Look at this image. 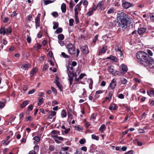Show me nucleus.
<instances>
[{
  "label": "nucleus",
  "mask_w": 154,
  "mask_h": 154,
  "mask_svg": "<svg viewBox=\"0 0 154 154\" xmlns=\"http://www.w3.org/2000/svg\"><path fill=\"white\" fill-rule=\"evenodd\" d=\"M131 18L128 15L123 13H121V15L117 17V20H119L118 22V26L119 27L126 29L128 23H130Z\"/></svg>",
  "instance_id": "obj_1"
},
{
  "label": "nucleus",
  "mask_w": 154,
  "mask_h": 154,
  "mask_svg": "<svg viewBox=\"0 0 154 154\" xmlns=\"http://www.w3.org/2000/svg\"><path fill=\"white\" fill-rule=\"evenodd\" d=\"M66 48L67 49L68 52L70 54L72 55H74L77 57L78 56L80 51L78 48H77L76 53L75 47L74 44L71 43H69L66 45Z\"/></svg>",
  "instance_id": "obj_2"
},
{
  "label": "nucleus",
  "mask_w": 154,
  "mask_h": 154,
  "mask_svg": "<svg viewBox=\"0 0 154 154\" xmlns=\"http://www.w3.org/2000/svg\"><path fill=\"white\" fill-rule=\"evenodd\" d=\"M136 57L138 59L140 60V63L142 65L141 62L146 61L149 58V55L145 52L140 51L136 54Z\"/></svg>",
  "instance_id": "obj_3"
},
{
  "label": "nucleus",
  "mask_w": 154,
  "mask_h": 154,
  "mask_svg": "<svg viewBox=\"0 0 154 154\" xmlns=\"http://www.w3.org/2000/svg\"><path fill=\"white\" fill-rule=\"evenodd\" d=\"M142 65L145 66H148L149 68L152 69L154 68V60L153 59L150 60H147L146 61L141 62Z\"/></svg>",
  "instance_id": "obj_4"
},
{
  "label": "nucleus",
  "mask_w": 154,
  "mask_h": 154,
  "mask_svg": "<svg viewBox=\"0 0 154 154\" xmlns=\"http://www.w3.org/2000/svg\"><path fill=\"white\" fill-rule=\"evenodd\" d=\"M53 138L55 142L58 143H60L58 140L62 141H63L64 138L58 136L55 134L53 135Z\"/></svg>",
  "instance_id": "obj_5"
},
{
  "label": "nucleus",
  "mask_w": 154,
  "mask_h": 154,
  "mask_svg": "<svg viewBox=\"0 0 154 154\" xmlns=\"http://www.w3.org/2000/svg\"><path fill=\"white\" fill-rule=\"evenodd\" d=\"M120 67L123 71H121L120 74L121 75H123L125 72H127L128 70V68L127 66L124 64L121 65Z\"/></svg>",
  "instance_id": "obj_6"
},
{
  "label": "nucleus",
  "mask_w": 154,
  "mask_h": 154,
  "mask_svg": "<svg viewBox=\"0 0 154 154\" xmlns=\"http://www.w3.org/2000/svg\"><path fill=\"white\" fill-rule=\"evenodd\" d=\"M67 72L69 76H73V70L72 66L70 67L69 66V67L68 68V66H67Z\"/></svg>",
  "instance_id": "obj_7"
},
{
  "label": "nucleus",
  "mask_w": 154,
  "mask_h": 154,
  "mask_svg": "<svg viewBox=\"0 0 154 154\" xmlns=\"http://www.w3.org/2000/svg\"><path fill=\"white\" fill-rule=\"evenodd\" d=\"M40 14H39L35 18V24L36 28L39 27Z\"/></svg>",
  "instance_id": "obj_8"
},
{
  "label": "nucleus",
  "mask_w": 154,
  "mask_h": 154,
  "mask_svg": "<svg viewBox=\"0 0 154 154\" xmlns=\"http://www.w3.org/2000/svg\"><path fill=\"white\" fill-rule=\"evenodd\" d=\"M122 6L125 9H127L130 7L132 6L133 4L132 3H130L128 2H123L122 5Z\"/></svg>",
  "instance_id": "obj_9"
},
{
  "label": "nucleus",
  "mask_w": 154,
  "mask_h": 154,
  "mask_svg": "<svg viewBox=\"0 0 154 154\" xmlns=\"http://www.w3.org/2000/svg\"><path fill=\"white\" fill-rule=\"evenodd\" d=\"M116 80L114 79H112L109 85V87L111 89L113 90L115 88L116 86Z\"/></svg>",
  "instance_id": "obj_10"
},
{
  "label": "nucleus",
  "mask_w": 154,
  "mask_h": 154,
  "mask_svg": "<svg viewBox=\"0 0 154 154\" xmlns=\"http://www.w3.org/2000/svg\"><path fill=\"white\" fill-rule=\"evenodd\" d=\"M81 50L83 53L85 54H88L89 52L88 48L87 45H84L82 47Z\"/></svg>",
  "instance_id": "obj_11"
},
{
  "label": "nucleus",
  "mask_w": 154,
  "mask_h": 154,
  "mask_svg": "<svg viewBox=\"0 0 154 154\" xmlns=\"http://www.w3.org/2000/svg\"><path fill=\"white\" fill-rule=\"evenodd\" d=\"M81 5V3H79L77 4L74 9L75 14H78V11L81 10L80 6Z\"/></svg>",
  "instance_id": "obj_12"
},
{
  "label": "nucleus",
  "mask_w": 154,
  "mask_h": 154,
  "mask_svg": "<svg viewBox=\"0 0 154 154\" xmlns=\"http://www.w3.org/2000/svg\"><path fill=\"white\" fill-rule=\"evenodd\" d=\"M106 59H110L114 62H118V59L112 55H110L106 58Z\"/></svg>",
  "instance_id": "obj_13"
},
{
  "label": "nucleus",
  "mask_w": 154,
  "mask_h": 154,
  "mask_svg": "<svg viewBox=\"0 0 154 154\" xmlns=\"http://www.w3.org/2000/svg\"><path fill=\"white\" fill-rule=\"evenodd\" d=\"M7 103V100L5 99H3L2 100V101L0 102V109H2L3 108L5 105Z\"/></svg>",
  "instance_id": "obj_14"
},
{
  "label": "nucleus",
  "mask_w": 154,
  "mask_h": 154,
  "mask_svg": "<svg viewBox=\"0 0 154 154\" xmlns=\"http://www.w3.org/2000/svg\"><path fill=\"white\" fill-rule=\"evenodd\" d=\"M146 31V29L145 28L142 27L139 28L138 30V32L139 35H141L145 32Z\"/></svg>",
  "instance_id": "obj_15"
},
{
  "label": "nucleus",
  "mask_w": 154,
  "mask_h": 154,
  "mask_svg": "<svg viewBox=\"0 0 154 154\" xmlns=\"http://www.w3.org/2000/svg\"><path fill=\"white\" fill-rule=\"evenodd\" d=\"M31 67V65L29 63H27L23 65L21 67V68L24 70H26L27 69L30 67Z\"/></svg>",
  "instance_id": "obj_16"
},
{
  "label": "nucleus",
  "mask_w": 154,
  "mask_h": 154,
  "mask_svg": "<svg viewBox=\"0 0 154 154\" xmlns=\"http://www.w3.org/2000/svg\"><path fill=\"white\" fill-rule=\"evenodd\" d=\"M54 83H55L57 86L60 91H62L63 89V87L62 85L58 81L56 80L54 82Z\"/></svg>",
  "instance_id": "obj_17"
},
{
  "label": "nucleus",
  "mask_w": 154,
  "mask_h": 154,
  "mask_svg": "<svg viewBox=\"0 0 154 154\" xmlns=\"http://www.w3.org/2000/svg\"><path fill=\"white\" fill-rule=\"evenodd\" d=\"M114 69V66H109L108 68V70L110 73L114 75V73L113 72Z\"/></svg>",
  "instance_id": "obj_18"
},
{
  "label": "nucleus",
  "mask_w": 154,
  "mask_h": 154,
  "mask_svg": "<svg viewBox=\"0 0 154 154\" xmlns=\"http://www.w3.org/2000/svg\"><path fill=\"white\" fill-rule=\"evenodd\" d=\"M106 47H103L102 49L100 50L98 53L99 55H101L102 53H105L106 51Z\"/></svg>",
  "instance_id": "obj_19"
},
{
  "label": "nucleus",
  "mask_w": 154,
  "mask_h": 154,
  "mask_svg": "<svg viewBox=\"0 0 154 154\" xmlns=\"http://www.w3.org/2000/svg\"><path fill=\"white\" fill-rule=\"evenodd\" d=\"M61 9L63 13H65L66 11V5L64 3H63L61 6Z\"/></svg>",
  "instance_id": "obj_20"
},
{
  "label": "nucleus",
  "mask_w": 154,
  "mask_h": 154,
  "mask_svg": "<svg viewBox=\"0 0 154 154\" xmlns=\"http://www.w3.org/2000/svg\"><path fill=\"white\" fill-rule=\"evenodd\" d=\"M74 128L75 129L78 131H80L83 129L82 127L79 125H75Z\"/></svg>",
  "instance_id": "obj_21"
},
{
  "label": "nucleus",
  "mask_w": 154,
  "mask_h": 154,
  "mask_svg": "<svg viewBox=\"0 0 154 154\" xmlns=\"http://www.w3.org/2000/svg\"><path fill=\"white\" fill-rule=\"evenodd\" d=\"M114 9L113 8H111L108 10L107 13L109 14H113L114 12Z\"/></svg>",
  "instance_id": "obj_22"
},
{
  "label": "nucleus",
  "mask_w": 154,
  "mask_h": 154,
  "mask_svg": "<svg viewBox=\"0 0 154 154\" xmlns=\"http://www.w3.org/2000/svg\"><path fill=\"white\" fill-rule=\"evenodd\" d=\"M0 33L5 35L6 33V30L5 28L2 27L0 29Z\"/></svg>",
  "instance_id": "obj_23"
},
{
  "label": "nucleus",
  "mask_w": 154,
  "mask_h": 154,
  "mask_svg": "<svg viewBox=\"0 0 154 154\" xmlns=\"http://www.w3.org/2000/svg\"><path fill=\"white\" fill-rule=\"evenodd\" d=\"M33 140H34V144H36V142H38L40 141L39 137L38 136H35L33 138Z\"/></svg>",
  "instance_id": "obj_24"
},
{
  "label": "nucleus",
  "mask_w": 154,
  "mask_h": 154,
  "mask_svg": "<svg viewBox=\"0 0 154 154\" xmlns=\"http://www.w3.org/2000/svg\"><path fill=\"white\" fill-rule=\"evenodd\" d=\"M28 101H24L21 104V107L24 108L29 104Z\"/></svg>",
  "instance_id": "obj_25"
},
{
  "label": "nucleus",
  "mask_w": 154,
  "mask_h": 154,
  "mask_svg": "<svg viewBox=\"0 0 154 154\" xmlns=\"http://www.w3.org/2000/svg\"><path fill=\"white\" fill-rule=\"evenodd\" d=\"M56 114V112L55 111H52L50 114L48 116V118L49 119H52V117L55 116Z\"/></svg>",
  "instance_id": "obj_26"
},
{
  "label": "nucleus",
  "mask_w": 154,
  "mask_h": 154,
  "mask_svg": "<svg viewBox=\"0 0 154 154\" xmlns=\"http://www.w3.org/2000/svg\"><path fill=\"white\" fill-rule=\"evenodd\" d=\"M61 116L62 118L66 117V113L64 110H63L61 111Z\"/></svg>",
  "instance_id": "obj_27"
},
{
  "label": "nucleus",
  "mask_w": 154,
  "mask_h": 154,
  "mask_svg": "<svg viewBox=\"0 0 154 154\" xmlns=\"http://www.w3.org/2000/svg\"><path fill=\"white\" fill-rule=\"evenodd\" d=\"M62 29L61 28L59 27L58 28L55 32V33L59 34L62 32Z\"/></svg>",
  "instance_id": "obj_28"
},
{
  "label": "nucleus",
  "mask_w": 154,
  "mask_h": 154,
  "mask_svg": "<svg viewBox=\"0 0 154 154\" xmlns=\"http://www.w3.org/2000/svg\"><path fill=\"white\" fill-rule=\"evenodd\" d=\"M36 69L35 68H34L31 70L30 72V75L31 76L34 75L36 72Z\"/></svg>",
  "instance_id": "obj_29"
},
{
  "label": "nucleus",
  "mask_w": 154,
  "mask_h": 154,
  "mask_svg": "<svg viewBox=\"0 0 154 154\" xmlns=\"http://www.w3.org/2000/svg\"><path fill=\"white\" fill-rule=\"evenodd\" d=\"M106 128V127L104 124L102 125L99 129V131L101 132H103L104 129Z\"/></svg>",
  "instance_id": "obj_30"
},
{
  "label": "nucleus",
  "mask_w": 154,
  "mask_h": 154,
  "mask_svg": "<svg viewBox=\"0 0 154 154\" xmlns=\"http://www.w3.org/2000/svg\"><path fill=\"white\" fill-rule=\"evenodd\" d=\"M80 3L81 4V3H83L84 5L86 6H87L88 5V2L87 0H82L81 1Z\"/></svg>",
  "instance_id": "obj_31"
},
{
  "label": "nucleus",
  "mask_w": 154,
  "mask_h": 154,
  "mask_svg": "<svg viewBox=\"0 0 154 154\" xmlns=\"http://www.w3.org/2000/svg\"><path fill=\"white\" fill-rule=\"evenodd\" d=\"M64 36L62 34H60L58 35V38L59 41L63 40L64 39Z\"/></svg>",
  "instance_id": "obj_32"
},
{
  "label": "nucleus",
  "mask_w": 154,
  "mask_h": 154,
  "mask_svg": "<svg viewBox=\"0 0 154 154\" xmlns=\"http://www.w3.org/2000/svg\"><path fill=\"white\" fill-rule=\"evenodd\" d=\"M48 68V64L46 63H44L43 66V71H45Z\"/></svg>",
  "instance_id": "obj_33"
},
{
  "label": "nucleus",
  "mask_w": 154,
  "mask_h": 154,
  "mask_svg": "<svg viewBox=\"0 0 154 154\" xmlns=\"http://www.w3.org/2000/svg\"><path fill=\"white\" fill-rule=\"evenodd\" d=\"M38 105L40 106L43 103V99L42 98H39L38 99Z\"/></svg>",
  "instance_id": "obj_34"
},
{
  "label": "nucleus",
  "mask_w": 154,
  "mask_h": 154,
  "mask_svg": "<svg viewBox=\"0 0 154 154\" xmlns=\"http://www.w3.org/2000/svg\"><path fill=\"white\" fill-rule=\"evenodd\" d=\"M54 26H53V29H55L58 27L59 24L57 22H53Z\"/></svg>",
  "instance_id": "obj_35"
},
{
  "label": "nucleus",
  "mask_w": 154,
  "mask_h": 154,
  "mask_svg": "<svg viewBox=\"0 0 154 154\" xmlns=\"http://www.w3.org/2000/svg\"><path fill=\"white\" fill-rule=\"evenodd\" d=\"M91 138L92 139L96 140H99V137L97 136H96L95 135L93 134L91 135Z\"/></svg>",
  "instance_id": "obj_36"
},
{
  "label": "nucleus",
  "mask_w": 154,
  "mask_h": 154,
  "mask_svg": "<svg viewBox=\"0 0 154 154\" xmlns=\"http://www.w3.org/2000/svg\"><path fill=\"white\" fill-rule=\"evenodd\" d=\"M117 109V107L116 106L114 105V106H109V109L110 110H115Z\"/></svg>",
  "instance_id": "obj_37"
},
{
  "label": "nucleus",
  "mask_w": 154,
  "mask_h": 154,
  "mask_svg": "<svg viewBox=\"0 0 154 154\" xmlns=\"http://www.w3.org/2000/svg\"><path fill=\"white\" fill-rule=\"evenodd\" d=\"M93 12L90 9L89 11L87 13L86 15L88 16H90L93 14Z\"/></svg>",
  "instance_id": "obj_38"
},
{
  "label": "nucleus",
  "mask_w": 154,
  "mask_h": 154,
  "mask_svg": "<svg viewBox=\"0 0 154 154\" xmlns=\"http://www.w3.org/2000/svg\"><path fill=\"white\" fill-rule=\"evenodd\" d=\"M74 5V4H73V2L72 0L70 1L69 3V8L72 9Z\"/></svg>",
  "instance_id": "obj_39"
},
{
  "label": "nucleus",
  "mask_w": 154,
  "mask_h": 154,
  "mask_svg": "<svg viewBox=\"0 0 154 154\" xmlns=\"http://www.w3.org/2000/svg\"><path fill=\"white\" fill-rule=\"evenodd\" d=\"M90 83L89 84V88L90 89H91L92 88V85L93 84V81L91 79H90Z\"/></svg>",
  "instance_id": "obj_40"
},
{
  "label": "nucleus",
  "mask_w": 154,
  "mask_h": 154,
  "mask_svg": "<svg viewBox=\"0 0 154 154\" xmlns=\"http://www.w3.org/2000/svg\"><path fill=\"white\" fill-rule=\"evenodd\" d=\"M6 33H11L12 32V29L10 27H9L5 29Z\"/></svg>",
  "instance_id": "obj_41"
},
{
  "label": "nucleus",
  "mask_w": 154,
  "mask_h": 154,
  "mask_svg": "<svg viewBox=\"0 0 154 154\" xmlns=\"http://www.w3.org/2000/svg\"><path fill=\"white\" fill-rule=\"evenodd\" d=\"M78 14H75V21L76 23L79 22V20L78 17Z\"/></svg>",
  "instance_id": "obj_42"
},
{
  "label": "nucleus",
  "mask_w": 154,
  "mask_h": 154,
  "mask_svg": "<svg viewBox=\"0 0 154 154\" xmlns=\"http://www.w3.org/2000/svg\"><path fill=\"white\" fill-rule=\"evenodd\" d=\"M147 94L151 97H154V91L151 90L149 93L147 92Z\"/></svg>",
  "instance_id": "obj_43"
},
{
  "label": "nucleus",
  "mask_w": 154,
  "mask_h": 154,
  "mask_svg": "<svg viewBox=\"0 0 154 154\" xmlns=\"http://www.w3.org/2000/svg\"><path fill=\"white\" fill-rule=\"evenodd\" d=\"M61 55L64 58H69V56L66 54L64 52H62Z\"/></svg>",
  "instance_id": "obj_44"
},
{
  "label": "nucleus",
  "mask_w": 154,
  "mask_h": 154,
  "mask_svg": "<svg viewBox=\"0 0 154 154\" xmlns=\"http://www.w3.org/2000/svg\"><path fill=\"white\" fill-rule=\"evenodd\" d=\"M59 131H51V133L52 134V137H53V135L55 134L56 135H57V134H59Z\"/></svg>",
  "instance_id": "obj_45"
},
{
  "label": "nucleus",
  "mask_w": 154,
  "mask_h": 154,
  "mask_svg": "<svg viewBox=\"0 0 154 154\" xmlns=\"http://www.w3.org/2000/svg\"><path fill=\"white\" fill-rule=\"evenodd\" d=\"M74 21L73 19H70L69 20V25L70 26H73V23Z\"/></svg>",
  "instance_id": "obj_46"
},
{
  "label": "nucleus",
  "mask_w": 154,
  "mask_h": 154,
  "mask_svg": "<svg viewBox=\"0 0 154 154\" xmlns=\"http://www.w3.org/2000/svg\"><path fill=\"white\" fill-rule=\"evenodd\" d=\"M51 15L54 17H57L58 16V13L56 12H54L51 13Z\"/></svg>",
  "instance_id": "obj_47"
},
{
  "label": "nucleus",
  "mask_w": 154,
  "mask_h": 154,
  "mask_svg": "<svg viewBox=\"0 0 154 154\" xmlns=\"http://www.w3.org/2000/svg\"><path fill=\"white\" fill-rule=\"evenodd\" d=\"M69 148V147H62L61 148L62 151L61 153H62V151H64V152H66V151Z\"/></svg>",
  "instance_id": "obj_48"
},
{
  "label": "nucleus",
  "mask_w": 154,
  "mask_h": 154,
  "mask_svg": "<svg viewBox=\"0 0 154 154\" xmlns=\"http://www.w3.org/2000/svg\"><path fill=\"white\" fill-rule=\"evenodd\" d=\"M54 2V1L48 0L47 1H45L44 2L45 3V5H47L53 2Z\"/></svg>",
  "instance_id": "obj_49"
},
{
  "label": "nucleus",
  "mask_w": 154,
  "mask_h": 154,
  "mask_svg": "<svg viewBox=\"0 0 154 154\" xmlns=\"http://www.w3.org/2000/svg\"><path fill=\"white\" fill-rule=\"evenodd\" d=\"M103 3V1L99 2L96 6L97 7H98L100 8L102 5Z\"/></svg>",
  "instance_id": "obj_50"
},
{
  "label": "nucleus",
  "mask_w": 154,
  "mask_h": 154,
  "mask_svg": "<svg viewBox=\"0 0 154 154\" xmlns=\"http://www.w3.org/2000/svg\"><path fill=\"white\" fill-rule=\"evenodd\" d=\"M85 75L84 73H81L79 78H78V80L81 79L83 78Z\"/></svg>",
  "instance_id": "obj_51"
},
{
  "label": "nucleus",
  "mask_w": 154,
  "mask_h": 154,
  "mask_svg": "<svg viewBox=\"0 0 154 154\" xmlns=\"http://www.w3.org/2000/svg\"><path fill=\"white\" fill-rule=\"evenodd\" d=\"M121 81L122 83L123 84H126L127 82V80L125 79L124 78L122 79H121Z\"/></svg>",
  "instance_id": "obj_52"
},
{
  "label": "nucleus",
  "mask_w": 154,
  "mask_h": 154,
  "mask_svg": "<svg viewBox=\"0 0 154 154\" xmlns=\"http://www.w3.org/2000/svg\"><path fill=\"white\" fill-rule=\"evenodd\" d=\"M86 140L85 139H82L79 141V143L81 144H84Z\"/></svg>",
  "instance_id": "obj_53"
},
{
  "label": "nucleus",
  "mask_w": 154,
  "mask_h": 154,
  "mask_svg": "<svg viewBox=\"0 0 154 154\" xmlns=\"http://www.w3.org/2000/svg\"><path fill=\"white\" fill-rule=\"evenodd\" d=\"M118 97L121 99H123L124 98V95L122 94H120L117 96Z\"/></svg>",
  "instance_id": "obj_54"
},
{
  "label": "nucleus",
  "mask_w": 154,
  "mask_h": 154,
  "mask_svg": "<svg viewBox=\"0 0 154 154\" xmlns=\"http://www.w3.org/2000/svg\"><path fill=\"white\" fill-rule=\"evenodd\" d=\"M73 113L72 110L70 109H68L67 114L68 115L73 114Z\"/></svg>",
  "instance_id": "obj_55"
},
{
  "label": "nucleus",
  "mask_w": 154,
  "mask_h": 154,
  "mask_svg": "<svg viewBox=\"0 0 154 154\" xmlns=\"http://www.w3.org/2000/svg\"><path fill=\"white\" fill-rule=\"evenodd\" d=\"M96 116V115L95 113H93L91 117V119H95Z\"/></svg>",
  "instance_id": "obj_56"
},
{
  "label": "nucleus",
  "mask_w": 154,
  "mask_h": 154,
  "mask_svg": "<svg viewBox=\"0 0 154 154\" xmlns=\"http://www.w3.org/2000/svg\"><path fill=\"white\" fill-rule=\"evenodd\" d=\"M27 41L28 43H30L31 41V38L30 37L29 35H27Z\"/></svg>",
  "instance_id": "obj_57"
},
{
  "label": "nucleus",
  "mask_w": 154,
  "mask_h": 154,
  "mask_svg": "<svg viewBox=\"0 0 154 154\" xmlns=\"http://www.w3.org/2000/svg\"><path fill=\"white\" fill-rule=\"evenodd\" d=\"M98 37V35H96L94 37V38L93 40V42L94 43H95L97 40V39Z\"/></svg>",
  "instance_id": "obj_58"
},
{
  "label": "nucleus",
  "mask_w": 154,
  "mask_h": 154,
  "mask_svg": "<svg viewBox=\"0 0 154 154\" xmlns=\"http://www.w3.org/2000/svg\"><path fill=\"white\" fill-rule=\"evenodd\" d=\"M97 8V7L96 6L94 5L93 7L91 9L94 12L96 10Z\"/></svg>",
  "instance_id": "obj_59"
},
{
  "label": "nucleus",
  "mask_w": 154,
  "mask_h": 154,
  "mask_svg": "<svg viewBox=\"0 0 154 154\" xmlns=\"http://www.w3.org/2000/svg\"><path fill=\"white\" fill-rule=\"evenodd\" d=\"M147 52L148 53V55L150 56H152L153 55V54L152 52V51L149 50H148L147 51Z\"/></svg>",
  "instance_id": "obj_60"
},
{
  "label": "nucleus",
  "mask_w": 154,
  "mask_h": 154,
  "mask_svg": "<svg viewBox=\"0 0 154 154\" xmlns=\"http://www.w3.org/2000/svg\"><path fill=\"white\" fill-rule=\"evenodd\" d=\"M32 20V15L29 14L27 17V20L29 21H31Z\"/></svg>",
  "instance_id": "obj_61"
},
{
  "label": "nucleus",
  "mask_w": 154,
  "mask_h": 154,
  "mask_svg": "<svg viewBox=\"0 0 154 154\" xmlns=\"http://www.w3.org/2000/svg\"><path fill=\"white\" fill-rule=\"evenodd\" d=\"M70 129L69 128L68 129L66 128V129H65V131H63L64 133L66 134H67L69 133V132L70 131Z\"/></svg>",
  "instance_id": "obj_62"
},
{
  "label": "nucleus",
  "mask_w": 154,
  "mask_h": 154,
  "mask_svg": "<svg viewBox=\"0 0 154 154\" xmlns=\"http://www.w3.org/2000/svg\"><path fill=\"white\" fill-rule=\"evenodd\" d=\"M35 89H32L31 90L29 91L28 93V94H32L35 92Z\"/></svg>",
  "instance_id": "obj_63"
},
{
  "label": "nucleus",
  "mask_w": 154,
  "mask_h": 154,
  "mask_svg": "<svg viewBox=\"0 0 154 154\" xmlns=\"http://www.w3.org/2000/svg\"><path fill=\"white\" fill-rule=\"evenodd\" d=\"M150 17L152 20H154V14L151 13L150 15Z\"/></svg>",
  "instance_id": "obj_64"
}]
</instances>
